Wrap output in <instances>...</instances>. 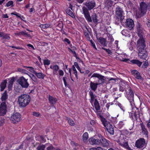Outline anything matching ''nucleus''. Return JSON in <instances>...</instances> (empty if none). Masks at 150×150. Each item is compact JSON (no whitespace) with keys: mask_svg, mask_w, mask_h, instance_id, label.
Wrapping results in <instances>:
<instances>
[{"mask_svg":"<svg viewBox=\"0 0 150 150\" xmlns=\"http://www.w3.org/2000/svg\"><path fill=\"white\" fill-rule=\"evenodd\" d=\"M85 6L82 7L83 14L85 18H90V13L89 11L92 9L96 6V3L94 0L88 1L83 3Z\"/></svg>","mask_w":150,"mask_h":150,"instance_id":"nucleus-1","label":"nucleus"},{"mask_svg":"<svg viewBox=\"0 0 150 150\" xmlns=\"http://www.w3.org/2000/svg\"><path fill=\"white\" fill-rule=\"evenodd\" d=\"M141 41L139 40L137 44V49L139 51L138 53V57L144 60H146V58L147 56V53L146 51V47L145 43L143 44L144 41H142L143 43L141 42Z\"/></svg>","mask_w":150,"mask_h":150,"instance_id":"nucleus-2","label":"nucleus"},{"mask_svg":"<svg viewBox=\"0 0 150 150\" xmlns=\"http://www.w3.org/2000/svg\"><path fill=\"white\" fill-rule=\"evenodd\" d=\"M31 100L30 96L28 94H24L19 96L18 98V103L21 107L24 108L30 103Z\"/></svg>","mask_w":150,"mask_h":150,"instance_id":"nucleus-3","label":"nucleus"},{"mask_svg":"<svg viewBox=\"0 0 150 150\" xmlns=\"http://www.w3.org/2000/svg\"><path fill=\"white\" fill-rule=\"evenodd\" d=\"M140 8L136 12V15L138 18L140 17L146 13L147 8L150 10V3L147 5L145 2H141L140 4Z\"/></svg>","mask_w":150,"mask_h":150,"instance_id":"nucleus-4","label":"nucleus"},{"mask_svg":"<svg viewBox=\"0 0 150 150\" xmlns=\"http://www.w3.org/2000/svg\"><path fill=\"white\" fill-rule=\"evenodd\" d=\"M89 94L91 97V103H92L95 99L94 105L95 109L97 111L99 110H100L99 104L97 100L95 99L96 96L93 94V92L91 90L89 91Z\"/></svg>","mask_w":150,"mask_h":150,"instance_id":"nucleus-5","label":"nucleus"},{"mask_svg":"<svg viewBox=\"0 0 150 150\" xmlns=\"http://www.w3.org/2000/svg\"><path fill=\"white\" fill-rule=\"evenodd\" d=\"M17 82L23 88H27L29 85L28 79H25L23 76L20 77L17 80Z\"/></svg>","mask_w":150,"mask_h":150,"instance_id":"nucleus-6","label":"nucleus"},{"mask_svg":"<svg viewBox=\"0 0 150 150\" xmlns=\"http://www.w3.org/2000/svg\"><path fill=\"white\" fill-rule=\"evenodd\" d=\"M115 13L117 17L120 18V21H122L125 16L123 15V11L122 8L119 6L117 7L115 10Z\"/></svg>","mask_w":150,"mask_h":150,"instance_id":"nucleus-7","label":"nucleus"},{"mask_svg":"<svg viewBox=\"0 0 150 150\" xmlns=\"http://www.w3.org/2000/svg\"><path fill=\"white\" fill-rule=\"evenodd\" d=\"M21 119V115L18 113H14L10 118V120L12 123L16 124L19 122Z\"/></svg>","mask_w":150,"mask_h":150,"instance_id":"nucleus-8","label":"nucleus"},{"mask_svg":"<svg viewBox=\"0 0 150 150\" xmlns=\"http://www.w3.org/2000/svg\"><path fill=\"white\" fill-rule=\"evenodd\" d=\"M145 140L144 138H140L137 140L135 143V146L137 148L141 149L145 148L146 145H145Z\"/></svg>","mask_w":150,"mask_h":150,"instance_id":"nucleus-9","label":"nucleus"},{"mask_svg":"<svg viewBox=\"0 0 150 150\" xmlns=\"http://www.w3.org/2000/svg\"><path fill=\"white\" fill-rule=\"evenodd\" d=\"M128 90L129 91V93L127 94V98L129 100L131 105H132L134 104V92L132 88L129 86L128 88Z\"/></svg>","mask_w":150,"mask_h":150,"instance_id":"nucleus-10","label":"nucleus"},{"mask_svg":"<svg viewBox=\"0 0 150 150\" xmlns=\"http://www.w3.org/2000/svg\"><path fill=\"white\" fill-rule=\"evenodd\" d=\"M88 22H92L93 21L95 24H97L98 23V16L95 13H93L91 16L90 15V18H85Z\"/></svg>","mask_w":150,"mask_h":150,"instance_id":"nucleus-11","label":"nucleus"},{"mask_svg":"<svg viewBox=\"0 0 150 150\" xmlns=\"http://www.w3.org/2000/svg\"><path fill=\"white\" fill-rule=\"evenodd\" d=\"M95 77L97 78L98 80V83L100 84H102L104 83L105 81V77L99 74L94 73L92 76L91 78Z\"/></svg>","mask_w":150,"mask_h":150,"instance_id":"nucleus-12","label":"nucleus"},{"mask_svg":"<svg viewBox=\"0 0 150 150\" xmlns=\"http://www.w3.org/2000/svg\"><path fill=\"white\" fill-rule=\"evenodd\" d=\"M7 105L4 102H1L0 105V116H4L6 113Z\"/></svg>","mask_w":150,"mask_h":150,"instance_id":"nucleus-13","label":"nucleus"},{"mask_svg":"<svg viewBox=\"0 0 150 150\" xmlns=\"http://www.w3.org/2000/svg\"><path fill=\"white\" fill-rule=\"evenodd\" d=\"M129 86L126 83H122L120 84L119 86V91L120 92H123L125 91L126 94H127V90L129 88Z\"/></svg>","mask_w":150,"mask_h":150,"instance_id":"nucleus-14","label":"nucleus"},{"mask_svg":"<svg viewBox=\"0 0 150 150\" xmlns=\"http://www.w3.org/2000/svg\"><path fill=\"white\" fill-rule=\"evenodd\" d=\"M95 33L96 35L97 38L98 40V42L103 47L107 46L108 42H107L106 39L101 37L98 38H97V33L96 31L95 32Z\"/></svg>","mask_w":150,"mask_h":150,"instance_id":"nucleus-15","label":"nucleus"},{"mask_svg":"<svg viewBox=\"0 0 150 150\" xmlns=\"http://www.w3.org/2000/svg\"><path fill=\"white\" fill-rule=\"evenodd\" d=\"M125 25L127 27H128L129 29V30H131L134 26V21L131 19H127L126 20Z\"/></svg>","mask_w":150,"mask_h":150,"instance_id":"nucleus-16","label":"nucleus"},{"mask_svg":"<svg viewBox=\"0 0 150 150\" xmlns=\"http://www.w3.org/2000/svg\"><path fill=\"white\" fill-rule=\"evenodd\" d=\"M90 143L92 145H100L101 141L99 139H96L93 138H90L89 139Z\"/></svg>","mask_w":150,"mask_h":150,"instance_id":"nucleus-17","label":"nucleus"},{"mask_svg":"<svg viewBox=\"0 0 150 150\" xmlns=\"http://www.w3.org/2000/svg\"><path fill=\"white\" fill-rule=\"evenodd\" d=\"M132 74L137 79L143 80V78L140 75V73L137 70H131Z\"/></svg>","mask_w":150,"mask_h":150,"instance_id":"nucleus-18","label":"nucleus"},{"mask_svg":"<svg viewBox=\"0 0 150 150\" xmlns=\"http://www.w3.org/2000/svg\"><path fill=\"white\" fill-rule=\"evenodd\" d=\"M106 128V130L111 134L113 135L114 134V129L110 123L105 127Z\"/></svg>","mask_w":150,"mask_h":150,"instance_id":"nucleus-19","label":"nucleus"},{"mask_svg":"<svg viewBox=\"0 0 150 150\" xmlns=\"http://www.w3.org/2000/svg\"><path fill=\"white\" fill-rule=\"evenodd\" d=\"M137 34L138 36L139 37V38L138 39L137 42V44H138V41L139 40L141 41H143L144 42H143V44L145 43V41L144 39L143 38V33L142 32V30L139 29V30H137ZM141 42H140V43H141ZM142 43H143V42H142Z\"/></svg>","mask_w":150,"mask_h":150,"instance_id":"nucleus-20","label":"nucleus"},{"mask_svg":"<svg viewBox=\"0 0 150 150\" xmlns=\"http://www.w3.org/2000/svg\"><path fill=\"white\" fill-rule=\"evenodd\" d=\"M142 123L140 124V125L141 127V128L142 130V133L146 137H148V132L147 131V129L146 128L145 125L142 122Z\"/></svg>","mask_w":150,"mask_h":150,"instance_id":"nucleus-21","label":"nucleus"},{"mask_svg":"<svg viewBox=\"0 0 150 150\" xmlns=\"http://www.w3.org/2000/svg\"><path fill=\"white\" fill-rule=\"evenodd\" d=\"M8 98V95L7 91H5L4 92L1 94V100L2 102H4L6 103V102Z\"/></svg>","mask_w":150,"mask_h":150,"instance_id":"nucleus-22","label":"nucleus"},{"mask_svg":"<svg viewBox=\"0 0 150 150\" xmlns=\"http://www.w3.org/2000/svg\"><path fill=\"white\" fill-rule=\"evenodd\" d=\"M99 85V83H95L91 81L90 83V87L91 89L94 91H95L97 89L98 86Z\"/></svg>","mask_w":150,"mask_h":150,"instance_id":"nucleus-23","label":"nucleus"},{"mask_svg":"<svg viewBox=\"0 0 150 150\" xmlns=\"http://www.w3.org/2000/svg\"><path fill=\"white\" fill-rule=\"evenodd\" d=\"M57 100V99L56 98L54 97L50 96H49V100L51 104L54 105V104H55Z\"/></svg>","mask_w":150,"mask_h":150,"instance_id":"nucleus-24","label":"nucleus"},{"mask_svg":"<svg viewBox=\"0 0 150 150\" xmlns=\"http://www.w3.org/2000/svg\"><path fill=\"white\" fill-rule=\"evenodd\" d=\"M100 145L103 147H107L109 145V144L107 140L104 138L102 139Z\"/></svg>","mask_w":150,"mask_h":150,"instance_id":"nucleus-25","label":"nucleus"},{"mask_svg":"<svg viewBox=\"0 0 150 150\" xmlns=\"http://www.w3.org/2000/svg\"><path fill=\"white\" fill-rule=\"evenodd\" d=\"M105 3V6L108 8H109L111 7L113 5V1L111 0H106Z\"/></svg>","mask_w":150,"mask_h":150,"instance_id":"nucleus-26","label":"nucleus"},{"mask_svg":"<svg viewBox=\"0 0 150 150\" xmlns=\"http://www.w3.org/2000/svg\"><path fill=\"white\" fill-rule=\"evenodd\" d=\"M130 62L133 64L137 65L139 67H140L142 64V62H140L138 59H133L131 60Z\"/></svg>","mask_w":150,"mask_h":150,"instance_id":"nucleus-27","label":"nucleus"},{"mask_svg":"<svg viewBox=\"0 0 150 150\" xmlns=\"http://www.w3.org/2000/svg\"><path fill=\"white\" fill-rule=\"evenodd\" d=\"M10 34L8 33H5L4 32H2L1 37L4 39H5L8 40H9L10 39Z\"/></svg>","mask_w":150,"mask_h":150,"instance_id":"nucleus-28","label":"nucleus"},{"mask_svg":"<svg viewBox=\"0 0 150 150\" xmlns=\"http://www.w3.org/2000/svg\"><path fill=\"white\" fill-rule=\"evenodd\" d=\"M8 87H12L13 82L15 81V78L14 77H13L9 79Z\"/></svg>","mask_w":150,"mask_h":150,"instance_id":"nucleus-29","label":"nucleus"},{"mask_svg":"<svg viewBox=\"0 0 150 150\" xmlns=\"http://www.w3.org/2000/svg\"><path fill=\"white\" fill-rule=\"evenodd\" d=\"M6 83L7 81L6 80H4L3 82L1 83L0 85L1 91H3L5 89L6 86Z\"/></svg>","mask_w":150,"mask_h":150,"instance_id":"nucleus-30","label":"nucleus"},{"mask_svg":"<svg viewBox=\"0 0 150 150\" xmlns=\"http://www.w3.org/2000/svg\"><path fill=\"white\" fill-rule=\"evenodd\" d=\"M100 118L104 127H106V125L110 123L109 122L107 121L106 119L103 116Z\"/></svg>","mask_w":150,"mask_h":150,"instance_id":"nucleus-31","label":"nucleus"},{"mask_svg":"<svg viewBox=\"0 0 150 150\" xmlns=\"http://www.w3.org/2000/svg\"><path fill=\"white\" fill-rule=\"evenodd\" d=\"M16 35H26L28 37H30V34H28V33H26L24 31H21L19 32L18 33L16 34Z\"/></svg>","mask_w":150,"mask_h":150,"instance_id":"nucleus-32","label":"nucleus"},{"mask_svg":"<svg viewBox=\"0 0 150 150\" xmlns=\"http://www.w3.org/2000/svg\"><path fill=\"white\" fill-rule=\"evenodd\" d=\"M37 77L39 79H43L44 78L45 75L42 73H37L36 72L35 74Z\"/></svg>","mask_w":150,"mask_h":150,"instance_id":"nucleus-33","label":"nucleus"},{"mask_svg":"<svg viewBox=\"0 0 150 150\" xmlns=\"http://www.w3.org/2000/svg\"><path fill=\"white\" fill-rule=\"evenodd\" d=\"M50 68L53 69V71H58L59 69V66L57 64H55L53 66L51 65L50 67Z\"/></svg>","mask_w":150,"mask_h":150,"instance_id":"nucleus-34","label":"nucleus"},{"mask_svg":"<svg viewBox=\"0 0 150 150\" xmlns=\"http://www.w3.org/2000/svg\"><path fill=\"white\" fill-rule=\"evenodd\" d=\"M74 65L78 70L81 73L83 74L84 73V72L83 71H81V68H80V67L77 62H74Z\"/></svg>","mask_w":150,"mask_h":150,"instance_id":"nucleus-35","label":"nucleus"},{"mask_svg":"<svg viewBox=\"0 0 150 150\" xmlns=\"http://www.w3.org/2000/svg\"><path fill=\"white\" fill-rule=\"evenodd\" d=\"M66 11L67 14L69 16H74V13L69 8H67Z\"/></svg>","mask_w":150,"mask_h":150,"instance_id":"nucleus-36","label":"nucleus"},{"mask_svg":"<svg viewBox=\"0 0 150 150\" xmlns=\"http://www.w3.org/2000/svg\"><path fill=\"white\" fill-rule=\"evenodd\" d=\"M45 145L44 144H42L41 145H39L37 148V150H45Z\"/></svg>","mask_w":150,"mask_h":150,"instance_id":"nucleus-37","label":"nucleus"},{"mask_svg":"<svg viewBox=\"0 0 150 150\" xmlns=\"http://www.w3.org/2000/svg\"><path fill=\"white\" fill-rule=\"evenodd\" d=\"M17 69L18 71L21 72L23 73L27 74V73L28 72V71L23 69L18 68Z\"/></svg>","mask_w":150,"mask_h":150,"instance_id":"nucleus-38","label":"nucleus"},{"mask_svg":"<svg viewBox=\"0 0 150 150\" xmlns=\"http://www.w3.org/2000/svg\"><path fill=\"white\" fill-rule=\"evenodd\" d=\"M143 65L142 66V68H146L149 65L148 61L147 60L144 62Z\"/></svg>","mask_w":150,"mask_h":150,"instance_id":"nucleus-39","label":"nucleus"},{"mask_svg":"<svg viewBox=\"0 0 150 150\" xmlns=\"http://www.w3.org/2000/svg\"><path fill=\"white\" fill-rule=\"evenodd\" d=\"M83 141L86 140H87L88 137V134L87 132H85L83 136Z\"/></svg>","mask_w":150,"mask_h":150,"instance_id":"nucleus-40","label":"nucleus"},{"mask_svg":"<svg viewBox=\"0 0 150 150\" xmlns=\"http://www.w3.org/2000/svg\"><path fill=\"white\" fill-rule=\"evenodd\" d=\"M13 1H10L7 3L6 6L7 7H8L10 6L13 7Z\"/></svg>","mask_w":150,"mask_h":150,"instance_id":"nucleus-41","label":"nucleus"},{"mask_svg":"<svg viewBox=\"0 0 150 150\" xmlns=\"http://www.w3.org/2000/svg\"><path fill=\"white\" fill-rule=\"evenodd\" d=\"M43 63L44 65H48L50 64V61L48 59L44 60Z\"/></svg>","mask_w":150,"mask_h":150,"instance_id":"nucleus-42","label":"nucleus"},{"mask_svg":"<svg viewBox=\"0 0 150 150\" xmlns=\"http://www.w3.org/2000/svg\"><path fill=\"white\" fill-rule=\"evenodd\" d=\"M102 49L103 50L105 51L106 52H107L108 54L111 55L112 54V52H111V51L109 50V49H106L105 48L102 47Z\"/></svg>","mask_w":150,"mask_h":150,"instance_id":"nucleus-43","label":"nucleus"},{"mask_svg":"<svg viewBox=\"0 0 150 150\" xmlns=\"http://www.w3.org/2000/svg\"><path fill=\"white\" fill-rule=\"evenodd\" d=\"M28 68L30 69L29 70L31 72L35 74L36 73V72L34 70V68L33 67H28Z\"/></svg>","mask_w":150,"mask_h":150,"instance_id":"nucleus-44","label":"nucleus"},{"mask_svg":"<svg viewBox=\"0 0 150 150\" xmlns=\"http://www.w3.org/2000/svg\"><path fill=\"white\" fill-rule=\"evenodd\" d=\"M124 125V124L123 123V122L120 121L119 122V124H118V127L119 129H121Z\"/></svg>","mask_w":150,"mask_h":150,"instance_id":"nucleus-45","label":"nucleus"},{"mask_svg":"<svg viewBox=\"0 0 150 150\" xmlns=\"http://www.w3.org/2000/svg\"><path fill=\"white\" fill-rule=\"evenodd\" d=\"M68 122L69 124L71 126H73L74 125V121L71 119H69L68 120Z\"/></svg>","mask_w":150,"mask_h":150,"instance_id":"nucleus-46","label":"nucleus"},{"mask_svg":"<svg viewBox=\"0 0 150 150\" xmlns=\"http://www.w3.org/2000/svg\"><path fill=\"white\" fill-rule=\"evenodd\" d=\"M89 150H103V149L100 147H98L97 148H92Z\"/></svg>","mask_w":150,"mask_h":150,"instance_id":"nucleus-47","label":"nucleus"},{"mask_svg":"<svg viewBox=\"0 0 150 150\" xmlns=\"http://www.w3.org/2000/svg\"><path fill=\"white\" fill-rule=\"evenodd\" d=\"M57 26L61 28V29H63V25L62 21H60L58 24Z\"/></svg>","mask_w":150,"mask_h":150,"instance_id":"nucleus-48","label":"nucleus"},{"mask_svg":"<svg viewBox=\"0 0 150 150\" xmlns=\"http://www.w3.org/2000/svg\"><path fill=\"white\" fill-rule=\"evenodd\" d=\"M11 14L14 15L18 17L21 18V14L16 12H15L14 13H11Z\"/></svg>","mask_w":150,"mask_h":150,"instance_id":"nucleus-49","label":"nucleus"},{"mask_svg":"<svg viewBox=\"0 0 150 150\" xmlns=\"http://www.w3.org/2000/svg\"><path fill=\"white\" fill-rule=\"evenodd\" d=\"M122 21H120V18L119 17H117L116 18V21L115 22V23L116 25H119L120 22H122Z\"/></svg>","mask_w":150,"mask_h":150,"instance_id":"nucleus-50","label":"nucleus"},{"mask_svg":"<svg viewBox=\"0 0 150 150\" xmlns=\"http://www.w3.org/2000/svg\"><path fill=\"white\" fill-rule=\"evenodd\" d=\"M120 61H122L123 62H128L129 59L127 58H122V59L121 58H119Z\"/></svg>","mask_w":150,"mask_h":150,"instance_id":"nucleus-51","label":"nucleus"},{"mask_svg":"<svg viewBox=\"0 0 150 150\" xmlns=\"http://www.w3.org/2000/svg\"><path fill=\"white\" fill-rule=\"evenodd\" d=\"M33 116L36 117H38L40 115V113L38 112H33Z\"/></svg>","mask_w":150,"mask_h":150,"instance_id":"nucleus-52","label":"nucleus"},{"mask_svg":"<svg viewBox=\"0 0 150 150\" xmlns=\"http://www.w3.org/2000/svg\"><path fill=\"white\" fill-rule=\"evenodd\" d=\"M124 146L126 148L128 149L129 150H131L130 148L129 147L128 143L127 142L124 143Z\"/></svg>","mask_w":150,"mask_h":150,"instance_id":"nucleus-53","label":"nucleus"},{"mask_svg":"<svg viewBox=\"0 0 150 150\" xmlns=\"http://www.w3.org/2000/svg\"><path fill=\"white\" fill-rule=\"evenodd\" d=\"M86 29H87V31H86L85 30V31H84V34L86 38L89 36V32L88 30V29L87 28H86Z\"/></svg>","mask_w":150,"mask_h":150,"instance_id":"nucleus-54","label":"nucleus"},{"mask_svg":"<svg viewBox=\"0 0 150 150\" xmlns=\"http://www.w3.org/2000/svg\"><path fill=\"white\" fill-rule=\"evenodd\" d=\"M136 26L137 29V30H139V29L142 30V28L141 27L140 24L139 23H137Z\"/></svg>","mask_w":150,"mask_h":150,"instance_id":"nucleus-55","label":"nucleus"},{"mask_svg":"<svg viewBox=\"0 0 150 150\" xmlns=\"http://www.w3.org/2000/svg\"><path fill=\"white\" fill-rule=\"evenodd\" d=\"M40 139H42V142H45L46 141V139L45 138L44 136L42 135L40 136Z\"/></svg>","mask_w":150,"mask_h":150,"instance_id":"nucleus-56","label":"nucleus"},{"mask_svg":"<svg viewBox=\"0 0 150 150\" xmlns=\"http://www.w3.org/2000/svg\"><path fill=\"white\" fill-rule=\"evenodd\" d=\"M127 32H128L127 30H124L121 31V33L123 35L126 36L127 35L126 33Z\"/></svg>","mask_w":150,"mask_h":150,"instance_id":"nucleus-57","label":"nucleus"},{"mask_svg":"<svg viewBox=\"0 0 150 150\" xmlns=\"http://www.w3.org/2000/svg\"><path fill=\"white\" fill-rule=\"evenodd\" d=\"M69 49L70 50V51H71V52L73 54L74 56L75 57H76L77 55L76 52L74 50H72L70 48H69Z\"/></svg>","mask_w":150,"mask_h":150,"instance_id":"nucleus-58","label":"nucleus"},{"mask_svg":"<svg viewBox=\"0 0 150 150\" xmlns=\"http://www.w3.org/2000/svg\"><path fill=\"white\" fill-rule=\"evenodd\" d=\"M50 146H48L47 148V150H52L53 149H54V147L51 144H50Z\"/></svg>","mask_w":150,"mask_h":150,"instance_id":"nucleus-59","label":"nucleus"},{"mask_svg":"<svg viewBox=\"0 0 150 150\" xmlns=\"http://www.w3.org/2000/svg\"><path fill=\"white\" fill-rule=\"evenodd\" d=\"M9 47H11L12 48H15L17 50H22L23 49V48L21 47H16L15 46H9Z\"/></svg>","mask_w":150,"mask_h":150,"instance_id":"nucleus-60","label":"nucleus"},{"mask_svg":"<svg viewBox=\"0 0 150 150\" xmlns=\"http://www.w3.org/2000/svg\"><path fill=\"white\" fill-rule=\"evenodd\" d=\"M67 77H64L63 78V80L64 82V84L65 86L66 87L67 86V83L66 79Z\"/></svg>","mask_w":150,"mask_h":150,"instance_id":"nucleus-61","label":"nucleus"},{"mask_svg":"<svg viewBox=\"0 0 150 150\" xmlns=\"http://www.w3.org/2000/svg\"><path fill=\"white\" fill-rule=\"evenodd\" d=\"M32 79L35 82L37 83L38 82V81H37V79L36 78V77H35V76L34 75H33V77H32Z\"/></svg>","mask_w":150,"mask_h":150,"instance_id":"nucleus-62","label":"nucleus"},{"mask_svg":"<svg viewBox=\"0 0 150 150\" xmlns=\"http://www.w3.org/2000/svg\"><path fill=\"white\" fill-rule=\"evenodd\" d=\"M91 44L93 47L96 49H97L95 44L93 42L92 40H90Z\"/></svg>","mask_w":150,"mask_h":150,"instance_id":"nucleus-63","label":"nucleus"},{"mask_svg":"<svg viewBox=\"0 0 150 150\" xmlns=\"http://www.w3.org/2000/svg\"><path fill=\"white\" fill-rule=\"evenodd\" d=\"M59 74V76H63L64 74L63 71L62 70H59L58 71Z\"/></svg>","mask_w":150,"mask_h":150,"instance_id":"nucleus-64","label":"nucleus"}]
</instances>
